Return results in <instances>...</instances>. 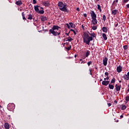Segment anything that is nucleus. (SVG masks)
<instances>
[{
	"label": "nucleus",
	"mask_w": 129,
	"mask_h": 129,
	"mask_svg": "<svg viewBox=\"0 0 129 129\" xmlns=\"http://www.w3.org/2000/svg\"><path fill=\"white\" fill-rule=\"evenodd\" d=\"M82 38L83 39V42L86 45H90V42L93 40V37L89 36L88 33L86 32H84Z\"/></svg>",
	"instance_id": "f257e3e1"
},
{
	"label": "nucleus",
	"mask_w": 129,
	"mask_h": 129,
	"mask_svg": "<svg viewBox=\"0 0 129 129\" xmlns=\"http://www.w3.org/2000/svg\"><path fill=\"white\" fill-rule=\"evenodd\" d=\"M59 29H60L59 26L54 25L52 29L49 30V32L51 34H52L53 36L59 35L61 34V31L59 30Z\"/></svg>",
	"instance_id": "f03ea898"
},
{
	"label": "nucleus",
	"mask_w": 129,
	"mask_h": 129,
	"mask_svg": "<svg viewBox=\"0 0 129 129\" xmlns=\"http://www.w3.org/2000/svg\"><path fill=\"white\" fill-rule=\"evenodd\" d=\"M67 5H64L63 2H60L58 3V7H59V10L62 11V12H64L66 13L68 12V10L66 9Z\"/></svg>",
	"instance_id": "7ed1b4c3"
},
{
	"label": "nucleus",
	"mask_w": 129,
	"mask_h": 129,
	"mask_svg": "<svg viewBox=\"0 0 129 129\" xmlns=\"http://www.w3.org/2000/svg\"><path fill=\"white\" fill-rule=\"evenodd\" d=\"M39 8L40 6L36 5L34 6V10L36 13H38V14H44V10H39Z\"/></svg>",
	"instance_id": "20e7f679"
},
{
	"label": "nucleus",
	"mask_w": 129,
	"mask_h": 129,
	"mask_svg": "<svg viewBox=\"0 0 129 129\" xmlns=\"http://www.w3.org/2000/svg\"><path fill=\"white\" fill-rule=\"evenodd\" d=\"M15 104H14V103L9 104V105H8V109L10 111H12L14 110V109H15Z\"/></svg>",
	"instance_id": "39448f33"
},
{
	"label": "nucleus",
	"mask_w": 129,
	"mask_h": 129,
	"mask_svg": "<svg viewBox=\"0 0 129 129\" xmlns=\"http://www.w3.org/2000/svg\"><path fill=\"white\" fill-rule=\"evenodd\" d=\"M90 15L92 19L96 18V14H95V12H94L93 11H91Z\"/></svg>",
	"instance_id": "423d86ee"
},
{
	"label": "nucleus",
	"mask_w": 129,
	"mask_h": 129,
	"mask_svg": "<svg viewBox=\"0 0 129 129\" xmlns=\"http://www.w3.org/2000/svg\"><path fill=\"white\" fill-rule=\"evenodd\" d=\"M98 22V21H97L96 18H92L91 21V25H97Z\"/></svg>",
	"instance_id": "0eeeda50"
},
{
	"label": "nucleus",
	"mask_w": 129,
	"mask_h": 129,
	"mask_svg": "<svg viewBox=\"0 0 129 129\" xmlns=\"http://www.w3.org/2000/svg\"><path fill=\"white\" fill-rule=\"evenodd\" d=\"M108 60V59H107V57H104L103 59V64L104 66H106L107 65V61Z\"/></svg>",
	"instance_id": "6e6552de"
},
{
	"label": "nucleus",
	"mask_w": 129,
	"mask_h": 129,
	"mask_svg": "<svg viewBox=\"0 0 129 129\" xmlns=\"http://www.w3.org/2000/svg\"><path fill=\"white\" fill-rule=\"evenodd\" d=\"M116 71L118 73H120L122 71V67L121 66H119L116 68Z\"/></svg>",
	"instance_id": "1a4fd4ad"
},
{
	"label": "nucleus",
	"mask_w": 129,
	"mask_h": 129,
	"mask_svg": "<svg viewBox=\"0 0 129 129\" xmlns=\"http://www.w3.org/2000/svg\"><path fill=\"white\" fill-rule=\"evenodd\" d=\"M43 5L46 8H48V7L50 6V2L49 1H44L43 3Z\"/></svg>",
	"instance_id": "9d476101"
},
{
	"label": "nucleus",
	"mask_w": 129,
	"mask_h": 129,
	"mask_svg": "<svg viewBox=\"0 0 129 129\" xmlns=\"http://www.w3.org/2000/svg\"><path fill=\"white\" fill-rule=\"evenodd\" d=\"M102 85H104L105 86H107L109 84V81H103L102 82Z\"/></svg>",
	"instance_id": "9b49d317"
},
{
	"label": "nucleus",
	"mask_w": 129,
	"mask_h": 129,
	"mask_svg": "<svg viewBox=\"0 0 129 129\" xmlns=\"http://www.w3.org/2000/svg\"><path fill=\"white\" fill-rule=\"evenodd\" d=\"M115 87L116 91H119L120 90V88H121V86H118L117 84H116Z\"/></svg>",
	"instance_id": "f8f14e48"
},
{
	"label": "nucleus",
	"mask_w": 129,
	"mask_h": 129,
	"mask_svg": "<svg viewBox=\"0 0 129 129\" xmlns=\"http://www.w3.org/2000/svg\"><path fill=\"white\" fill-rule=\"evenodd\" d=\"M40 20L42 22H44L45 21H47V17H46L45 16H41L40 17Z\"/></svg>",
	"instance_id": "ddd939ff"
},
{
	"label": "nucleus",
	"mask_w": 129,
	"mask_h": 129,
	"mask_svg": "<svg viewBox=\"0 0 129 129\" xmlns=\"http://www.w3.org/2000/svg\"><path fill=\"white\" fill-rule=\"evenodd\" d=\"M15 4L17 6H22V5H23V3H22L21 1H17Z\"/></svg>",
	"instance_id": "4468645a"
},
{
	"label": "nucleus",
	"mask_w": 129,
	"mask_h": 129,
	"mask_svg": "<svg viewBox=\"0 0 129 129\" xmlns=\"http://www.w3.org/2000/svg\"><path fill=\"white\" fill-rule=\"evenodd\" d=\"M118 11L117 10H113L112 11L111 14L112 15H113V16H115L116 15V13H117Z\"/></svg>",
	"instance_id": "2eb2a0df"
},
{
	"label": "nucleus",
	"mask_w": 129,
	"mask_h": 129,
	"mask_svg": "<svg viewBox=\"0 0 129 129\" xmlns=\"http://www.w3.org/2000/svg\"><path fill=\"white\" fill-rule=\"evenodd\" d=\"M123 78H124V79L125 80H129V77H128V75H127H127H124L123 76Z\"/></svg>",
	"instance_id": "dca6fc26"
},
{
	"label": "nucleus",
	"mask_w": 129,
	"mask_h": 129,
	"mask_svg": "<svg viewBox=\"0 0 129 129\" xmlns=\"http://www.w3.org/2000/svg\"><path fill=\"white\" fill-rule=\"evenodd\" d=\"M102 30L104 33H107L108 29L106 27H103Z\"/></svg>",
	"instance_id": "f3484780"
},
{
	"label": "nucleus",
	"mask_w": 129,
	"mask_h": 129,
	"mask_svg": "<svg viewBox=\"0 0 129 129\" xmlns=\"http://www.w3.org/2000/svg\"><path fill=\"white\" fill-rule=\"evenodd\" d=\"M4 127L6 128V129H10V125L9 124V123H5L4 124Z\"/></svg>",
	"instance_id": "a211bd4d"
},
{
	"label": "nucleus",
	"mask_w": 129,
	"mask_h": 129,
	"mask_svg": "<svg viewBox=\"0 0 129 129\" xmlns=\"http://www.w3.org/2000/svg\"><path fill=\"white\" fill-rule=\"evenodd\" d=\"M102 37L105 41H106V40H107V36H106V34H105V33L102 34Z\"/></svg>",
	"instance_id": "6ab92c4d"
},
{
	"label": "nucleus",
	"mask_w": 129,
	"mask_h": 129,
	"mask_svg": "<svg viewBox=\"0 0 129 129\" xmlns=\"http://www.w3.org/2000/svg\"><path fill=\"white\" fill-rule=\"evenodd\" d=\"M118 3V0H115L113 2L112 5L114 6H117Z\"/></svg>",
	"instance_id": "aec40b11"
},
{
	"label": "nucleus",
	"mask_w": 129,
	"mask_h": 129,
	"mask_svg": "<svg viewBox=\"0 0 129 129\" xmlns=\"http://www.w3.org/2000/svg\"><path fill=\"white\" fill-rule=\"evenodd\" d=\"M90 55V51L89 50H87V51L86 52V54H85V56L86 57H88V56Z\"/></svg>",
	"instance_id": "412c9836"
},
{
	"label": "nucleus",
	"mask_w": 129,
	"mask_h": 129,
	"mask_svg": "<svg viewBox=\"0 0 129 129\" xmlns=\"http://www.w3.org/2000/svg\"><path fill=\"white\" fill-rule=\"evenodd\" d=\"M129 101V96H126L125 97V101L124 102L125 103H127Z\"/></svg>",
	"instance_id": "4be33fe9"
},
{
	"label": "nucleus",
	"mask_w": 129,
	"mask_h": 129,
	"mask_svg": "<svg viewBox=\"0 0 129 129\" xmlns=\"http://www.w3.org/2000/svg\"><path fill=\"white\" fill-rule=\"evenodd\" d=\"M73 39L71 38V37H69L66 38V41H68L69 42H71L73 41Z\"/></svg>",
	"instance_id": "5701e85b"
},
{
	"label": "nucleus",
	"mask_w": 129,
	"mask_h": 129,
	"mask_svg": "<svg viewBox=\"0 0 129 129\" xmlns=\"http://www.w3.org/2000/svg\"><path fill=\"white\" fill-rule=\"evenodd\" d=\"M126 109V106H125V105L122 104L121 105V110H124Z\"/></svg>",
	"instance_id": "b1692460"
},
{
	"label": "nucleus",
	"mask_w": 129,
	"mask_h": 129,
	"mask_svg": "<svg viewBox=\"0 0 129 129\" xmlns=\"http://www.w3.org/2000/svg\"><path fill=\"white\" fill-rule=\"evenodd\" d=\"M90 35L92 38H95L96 37V34L94 33H90Z\"/></svg>",
	"instance_id": "393cba45"
},
{
	"label": "nucleus",
	"mask_w": 129,
	"mask_h": 129,
	"mask_svg": "<svg viewBox=\"0 0 129 129\" xmlns=\"http://www.w3.org/2000/svg\"><path fill=\"white\" fill-rule=\"evenodd\" d=\"M97 10H98L100 13H101V7L99 5H97Z\"/></svg>",
	"instance_id": "a878e982"
},
{
	"label": "nucleus",
	"mask_w": 129,
	"mask_h": 129,
	"mask_svg": "<svg viewBox=\"0 0 129 129\" xmlns=\"http://www.w3.org/2000/svg\"><path fill=\"white\" fill-rule=\"evenodd\" d=\"M28 19V20H33V15H32L31 14L29 15Z\"/></svg>",
	"instance_id": "bb28decb"
},
{
	"label": "nucleus",
	"mask_w": 129,
	"mask_h": 129,
	"mask_svg": "<svg viewBox=\"0 0 129 129\" xmlns=\"http://www.w3.org/2000/svg\"><path fill=\"white\" fill-rule=\"evenodd\" d=\"M109 88L110 89H113V88H114V86H113V85L109 84Z\"/></svg>",
	"instance_id": "cd10ccee"
},
{
	"label": "nucleus",
	"mask_w": 129,
	"mask_h": 129,
	"mask_svg": "<svg viewBox=\"0 0 129 129\" xmlns=\"http://www.w3.org/2000/svg\"><path fill=\"white\" fill-rule=\"evenodd\" d=\"M65 49H66L68 51H70L71 49V45H70L68 47H65Z\"/></svg>",
	"instance_id": "c85d7f7f"
},
{
	"label": "nucleus",
	"mask_w": 129,
	"mask_h": 129,
	"mask_svg": "<svg viewBox=\"0 0 129 129\" xmlns=\"http://www.w3.org/2000/svg\"><path fill=\"white\" fill-rule=\"evenodd\" d=\"M22 16L23 20H26V17H25V13L24 12L22 13Z\"/></svg>",
	"instance_id": "c756f323"
},
{
	"label": "nucleus",
	"mask_w": 129,
	"mask_h": 129,
	"mask_svg": "<svg viewBox=\"0 0 129 129\" xmlns=\"http://www.w3.org/2000/svg\"><path fill=\"white\" fill-rule=\"evenodd\" d=\"M97 26H93L92 27V30H94V31H95V30H97Z\"/></svg>",
	"instance_id": "7c9ffc66"
},
{
	"label": "nucleus",
	"mask_w": 129,
	"mask_h": 129,
	"mask_svg": "<svg viewBox=\"0 0 129 129\" xmlns=\"http://www.w3.org/2000/svg\"><path fill=\"white\" fill-rule=\"evenodd\" d=\"M102 20L104 21V22H105V20H106V17L105 15H103Z\"/></svg>",
	"instance_id": "2f4dec72"
},
{
	"label": "nucleus",
	"mask_w": 129,
	"mask_h": 129,
	"mask_svg": "<svg viewBox=\"0 0 129 129\" xmlns=\"http://www.w3.org/2000/svg\"><path fill=\"white\" fill-rule=\"evenodd\" d=\"M69 25L71 26V28H74V27H75V25L72 23H70Z\"/></svg>",
	"instance_id": "473e14b6"
},
{
	"label": "nucleus",
	"mask_w": 129,
	"mask_h": 129,
	"mask_svg": "<svg viewBox=\"0 0 129 129\" xmlns=\"http://www.w3.org/2000/svg\"><path fill=\"white\" fill-rule=\"evenodd\" d=\"M128 46L126 45L123 46V48L124 50H126L128 48Z\"/></svg>",
	"instance_id": "72a5a7b5"
},
{
	"label": "nucleus",
	"mask_w": 129,
	"mask_h": 129,
	"mask_svg": "<svg viewBox=\"0 0 129 129\" xmlns=\"http://www.w3.org/2000/svg\"><path fill=\"white\" fill-rule=\"evenodd\" d=\"M115 83V79H112L111 81V83Z\"/></svg>",
	"instance_id": "f704fd0d"
},
{
	"label": "nucleus",
	"mask_w": 129,
	"mask_h": 129,
	"mask_svg": "<svg viewBox=\"0 0 129 129\" xmlns=\"http://www.w3.org/2000/svg\"><path fill=\"white\" fill-rule=\"evenodd\" d=\"M87 64H88V66H90V65H91V64H92V61H90L87 62Z\"/></svg>",
	"instance_id": "c9c22d12"
},
{
	"label": "nucleus",
	"mask_w": 129,
	"mask_h": 129,
	"mask_svg": "<svg viewBox=\"0 0 129 129\" xmlns=\"http://www.w3.org/2000/svg\"><path fill=\"white\" fill-rule=\"evenodd\" d=\"M71 31L72 32H73L74 35H76V31H75V30H74V29H71Z\"/></svg>",
	"instance_id": "e433bc0d"
},
{
	"label": "nucleus",
	"mask_w": 129,
	"mask_h": 129,
	"mask_svg": "<svg viewBox=\"0 0 129 129\" xmlns=\"http://www.w3.org/2000/svg\"><path fill=\"white\" fill-rule=\"evenodd\" d=\"M33 5H36L37 4V1L36 0H33Z\"/></svg>",
	"instance_id": "4c0bfd02"
},
{
	"label": "nucleus",
	"mask_w": 129,
	"mask_h": 129,
	"mask_svg": "<svg viewBox=\"0 0 129 129\" xmlns=\"http://www.w3.org/2000/svg\"><path fill=\"white\" fill-rule=\"evenodd\" d=\"M129 8V4H127L125 6V9H128Z\"/></svg>",
	"instance_id": "58836bf2"
},
{
	"label": "nucleus",
	"mask_w": 129,
	"mask_h": 129,
	"mask_svg": "<svg viewBox=\"0 0 129 129\" xmlns=\"http://www.w3.org/2000/svg\"><path fill=\"white\" fill-rule=\"evenodd\" d=\"M129 0H123V2L125 3V4H126V3H127L128 2Z\"/></svg>",
	"instance_id": "ea45409f"
},
{
	"label": "nucleus",
	"mask_w": 129,
	"mask_h": 129,
	"mask_svg": "<svg viewBox=\"0 0 129 129\" xmlns=\"http://www.w3.org/2000/svg\"><path fill=\"white\" fill-rule=\"evenodd\" d=\"M76 11H77V12H80V9H79V8H77L76 9Z\"/></svg>",
	"instance_id": "a19ab883"
},
{
	"label": "nucleus",
	"mask_w": 129,
	"mask_h": 129,
	"mask_svg": "<svg viewBox=\"0 0 129 129\" xmlns=\"http://www.w3.org/2000/svg\"><path fill=\"white\" fill-rule=\"evenodd\" d=\"M82 29H83V30H85V28H84V25H82Z\"/></svg>",
	"instance_id": "79ce46f5"
},
{
	"label": "nucleus",
	"mask_w": 129,
	"mask_h": 129,
	"mask_svg": "<svg viewBox=\"0 0 129 129\" xmlns=\"http://www.w3.org/2000/svg\"><path fill=\"white\" fill-rule=\"evenodd\" d=\"M105 75H106V76H108V72L105 73Z\"/></svg>",
	"instance_id": "37998d69"
},
{
	"label": "nucleus",
	"mask_w": 129,
	"mask_h": 129,
	"mask_svg": "<svg viewBox=\"0 0 129 129\" xmlns=\"http://www.w3.org/2000/svg\"><path fill=\"white\" fill-rule=\"evenodd\" d=\"M80 61H82V62H81V64H82V63H83V59H80Z\"/></svg>",
	"instance_id": "c03bdc74"
},
{
	"label": "nucleus",
	"mask_w": 129,
	"mask_h": 129,
	"mask_svg": "<svg viewBox=\"0 0 129 129\" xmlns=\"http://www.w3.org/2000/svg\"><path fill=\"white\" fill-rule=\"evenodd\" d=\"M89 71H90V75H92V73H91V70L89 69Z\"/></svg>",
	"instance_id": "a18cd8bd"
},
{
	"label": "nucleus",
	"mask_w": 129,
	"mask_h": 129,
	"mask_svg": "<svg viewBox=\"0 0 129 129\" xmlns=\"http://www.w3.org/2000/svg\"><path fill=\"white\" fill-rule=\"evenodd\" d=\"M84 17H85V18H86V17H87V14H84Z\"/></svg>",
	"instance_id": "49530a36"
},
{
	"label": "nucleus",
	"mask_w": 129,
	"mask_h": 129,
	"mask_svg": "<svg viewBox=\"0 0 129 129\" xmlns=\"http://www.w3.org/2000/svg\"><path fill=\"white\" fill-rule=\"evenodd\" d=\"M107 104H108V106L109 107L111 106V103H108Z\"/></svg>",
	"instance_id": "de8ad7c7"
},
{
	"label": "nucleus",
	"mask_w": 129,
	"mask_h": 129,
	"mask_svg": "<svg viewBox=\"0 0 129 129\" xmlns=\"http://www.w3.org/2000/svg\"><path fill=\"white\" fill-rule=\"evenodd\" d=\"M117 26H118V23H117L116 24H115V27H116Z\"/></svg>",
	"instance_id": "09e8293b"
},
{
	"label": "nucleus",
	"mask_w": 129,
	"mask_h": 129,
	"mask_svg": "<svg viewBox=\"0 0 129 129\" xmlns=\"http://www.w3.org/2000/svg\"><path fill=\"white\" fill-rule=\"evenodd\" d=\"M67 26H68V28L69 29L70 28V26H69V24H67Z\"/></svg>",
	"instance_id": "8fccbe9b"
},
{
	"label": "nucleus",
	"mask_w": 129,
	"mask_h": 129,
	"mask_svg": "<svg viewBox=\"0 0 129 129\" xmlns=\"http://www.w3.org/2000/svg\"><path fill=\"white\" fill-rule=\"evenodd\" d=\"M106 79H107V80H108L109 79V77L107 76L106 78Z\"/></svg>",
	"instance_id": "3c124183"
},
{
	"label": "nucleus",
	"mask_w": 129,
	"mask_h": 129,
	"mask_svg": "<svg viewBox=\"0 0 129 129\" xmlns=\"http://www.w3.org/2000/svg\"><path fill=\"white\" fill-rule=\"evenodd\" d=\"M69 33H70V32H69L68 33H66V35H67V36H69Z\"/></svg>",
	"instance_id": "603ef678"
},
{
	"label": "nucleus",
	"mask_w": 129,
	"mask_h": 129,
	"mask_svg": "<svg viewBox=\"0 0 129 129\" xmlns=\"http://www.w3.org/2000/svg\"><path fill=\"white\" fill-rule=\"evenodd\" d=\"M120 118H122V117H123V115H121L120 116Z\"/></svg>",
	"instance_id": "864d4df0"
},
{
	"label": "nucleus",
	"mask_w": 129,
	"mask_h": 129,
	"mask_svg": "<svg viewBox=\"0 0 129 129\" xmlns=\"http://www.w3.org/2000/svg\"><path fill=\"white\" fill-rule=\"evenodd\" d=\"M61 45H62V47H64L65 46V43H62Z\"/></svg>",
	"instance_id": "5fc2aeb1"
},
{
	"label": "nucleus",
	"mask_w": 129,
	"mask_h": 129,
	"mask_svg": "<svg viewBox=\"0 0 129 129\" xmlns=\"http://www.w3.org/2000/svg\"><path fill=\"white\" fill-rule=\"evenodd\" d=\"M114 103H116V104L117 103V101L115 100V101H114Z\"/></svg>",
	"instance_id": "6e6d98bb"
},
{
	"label": "nucleus",
	"mask_w": 129,
	"mask_h": 129,
	"mask_svg": "<svg viewBox=\"0 0 129 129\" xmlns=\"http://www.w3.org/2000/svg\"><path fill=\"white\" fill-rule=\"evenodd\" d=\"M104 80H105H105H107L106 78H105L104 79Z\"/></svg>",
	"instance_id": "4d7b16f0"
},
{
	"label": "nucleus",
	"mask_w": 129,
	"mask_h": 129,
	"mask_svg": "<svg viewBox=\"0 0 129 129\" xmlns=\"http://www.w3.org/2000/svg\"><path fill=\"white\" fill-rule=\"evenodd\" d=\"M127 91H128V92H129V88L127 89Z\"/></svg>",
	"instance_id": "13d9d810"
},
{
	"label": "nucleus",
	"mask_w": 129,
	"mask_h": 129,
	"mask_svg": "<svg viewBox=\"0 0 129 129\" xmlns=\"http://www.w3.org/2000/svg\"><path fill=\"white\" fill-rule=\"evenodd\" d=\"M77 56V55H76V54H75V58H76Z\"/></svg>",
	"instance_id": "bf43d9fd"
},
{
	"label": "nucleus",
	"mask_w": 129,
	"mask_h": 129,
	"mask_svg": "<svg viewBox=\"0 0 129 129\" xmlns=\"http://www.w3.org/2000/svg\"><path fill=\"white\" fill-rule=\"evenodd\" d=\"M116 122H118V120H116Z\"/></svg>",
	"instance_id": "052dcab7"
},
{
	"label": "nucleus",
	"mask_w": 129,
	"mask_h": 129,
	"mask_svg": "<svg viewBox=\"0 0 129 129\" xmlns=\"http://www.w3.org/2000/svg\"><path fill=\"white\" fill-rule=\"evenodd\" d=\"M100 82L102 81V79H100Z\"/></svg>",
	"instance_id": "680f3d73"
},
{
	"label": "nucleus",
	"mask_w": 129,
	"mask_h": 129,
	"mask_svg": "<svg viewBox=\"0 0 129 129\" xmlns=\"http://www.w3.org/2000/svg\"><path fill=\"white\" fill-rule=\"evenodd\" d=\"M119 83H121V81H119Z\"/></svg>",
	"instance_id": "e2e57ef3"
},
{
	"label": "nucleus",
	"mask_w": 129,
	"mask_h": 129,
	"mask_svg": "<svg viewBox=\"0 0 129 129\" xmlns=\"http://www.w3.org/2000/svg\"><path fill=\"white\" fill-rule=\"evenodd\" d=\"M96 2H99V0H96Z\"/></svg>",
	"instance_id": "0e129e2a"
},
{
	"label": "nucleus",
	"mask_w": 129,
	"mask_h": 129,
	"mask_svg": "<svg viewBox=\"0 0 129 129\" xmlns=\"http://www.w3.org/2000/svg\"><path fill=\"white\" fill-rule=\"evenodd\" d=\"M127 86H128V88H129V84H128Z\"/></svg>",
	"instance_id": "69168bd1"
},
{
	"label": "nucleus",
	"mask_w": 129,
	"mask_h": 129,
	"mask_svg": "<svg viewBox=\"0 0 129 129\" xmlns=\"http://www.w3.org/2000/svg\"><path fill=\"white\" fill-rule=\"evenodd\" d=\"M41 9L42 10H43V8H42V7H41Z\"/></svg>",
	"instance_id": "338daca9"
},
{
	"label": "nucleus",
	"mask_w": 129,
	"mask_h": 129,
	"mask_svg": "<svg viewBox=\"0 0 129 129\" xmlns=\"http://www.w3.org/2000/svg\"><path fill=\"white\" fill-rule=\"evenodd\" d=\"M66 1H67V0H66Z\"/></svg>",
	"instance_id": "774afa93"
}]
</instances>
